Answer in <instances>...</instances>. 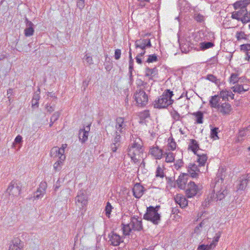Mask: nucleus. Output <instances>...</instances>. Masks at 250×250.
<instances>
[{"label":"nucleus","instance_id":"1","mask_svg":"<svg viewBox=\"0 0 250 250\" xmlns=\"http://www.w3.org/2000/svg\"><path fill=\"white\" fill-rule=\"evenodd\" d=\"M225 170L223 168L218 169L216 177L211 184V187L213 188L212 192L210 193L207 199L202 203V206L207 207L212 201L221 200L228 193L226 187L222 186L224 181V175Z\"/></svg>","mask_w":250,"mask_h":250},{"label":"nucleus","instance_id":"2","mask_svg":"<svg viewBox=\"0 0 250 250\" xmlns=\"http://www.w3.org/2000/svg\"><path fill=\"white\" fill-rule=\"evenodd\" d=\"M141 142L139 138H136L128 148V155L135 164L139 162L140 155L143 152Z\"/></svg>","mask_w":250,"mask_h":250},{"label":"nucleus","instance_id":"3","mask_svg":"<svg viewBox=\"0 0 250 250\" xmlns=\"http://www.w3.org/2000/svg\"><path fill=\"white\" fill-rule=\"evenodd\" d=\"M173 95V93L170 90H166L164 93L160 96L158 100L155 101L154 107L161 108H165L172 104V100L171 97Z\"/></svg>","mask_w":250,"mask_h":250},{"label":"nucleus","instance_id":"4","mask_svg":"<svg viewBox=\"0 0 250 250\" xmlns=\"http://www.w3.org/2000/svg\"><path fill=\"white\" fill-rule=\"evenodd\" d=\"M160 208L159 206L156 207L150 206L146 208V212L144 215V219L151 222L154 225H157L161 220L160 214L158 210Z\"/></svg>","mask_w":250,"mask_h":250},{"label":"nucleus","instance_id":"5","mask_svg":"<svg viewBox=\"0 0 250 250\" xmlns=\"http://www.w3.org/2000/svg\"><path fill=\"white\" fill-rule=\"evenodd\" d=\"M134 98L138 106H145L148 103V96L142 89H137L134 94Z\"/></svg>","mask_w":250,"mask_h":250},{"label":"nucleus","instance_id":"6","mask_svg":"<svg viewBox=\"0 0 250 250\" xmlns=\"http://www.w3.org/2000/svg\"><path fill=\"white\" fill-rule=\"evenodd\" d=\"M221 236L220 232L216 234L212 242L209 245L200 244L197 248V250H213L216 246Z\"/></svg>","mask_w":250,"mask_h":250},{"label":"nucleus","instance_id":"7","mask_svg":"<svg viewBox=\"0 0 250 250\" xmlns=\"http://www.w3.org/2000/svg\"><path fill=\"white\" fill-rule=\"evenodd\" d=\"M21 190V187L16 182L12 181L10 183L6 191L9 195L18 196L20 194Z\"/></svg>","mask_w":250,"mask_h":250},{"label":"nucleus","instance_id":"8","mask_svg":"<svg viewBox=\"0 0 250 250\" xmlns=\"http://www.w3.org/2000/svg\"><path fill=\"white\" fill-rule=\"evenodd\" d=\"M24 242L17 237H14L11 241L8 250H23Z\"/></svg>","mask_w":250,"mask_h":250},{"label":"nucleus","instance_id":"9","mask_svg":"<svg viewBox=\"0 0 250 250\" xmlns=\"http://www.w3.org/2000/svg\"><path fill=\"white\" fill-rule=\"evenodd\" d=\"M75 202L77 206L80 208L84 207L87 203V197L83 191H80L75 198Z\"/></svg>","mask_w":250,"mask_h":250},{"label":"nucleus","instance_id":"10","mask_svg":"<svg viewBox=\"0 0 250 250\" xmlns=\"http://www.w3.org/2000/svg\"><path fill=\"white\" fill-rule=\"evenodd\" d=\"M188 170L190 176L192 178H197L199 173H203L204 170L198 167L195 164H189L188 167Z\"/></svg>","mask_w":250,"mask_h":250},{"label":"nucleus","instance_id":"11","mask_svg":"<svg viewBox=\"0 0 250 250\" xmlns=\"http://www.w3.org/2000/svg\"><path fill=\"white\" fill-rule=\"evenodd\" d=\"M199 190L198 186L193 182H190L188 183L186 189V194L188 198L194 196Z\"/></svg>","mask_w":250,"mask_h":250},{"label":"nucleus","instance_id":"12","mask_svg":"<svg viewBox=\"0 0 250 250\" xmlns=\"http://www.w3.org/2000/svg\"><path fill=\"white\" fill-rule=\"evenodd\" d=\"M125 126L126 125L123 118L118 117L116 119L115 125L116 133L124 134L125 130Z\"/></svg>","mask_w":250,"mask_h":250},{"label":"nucleus","instance_id":"13","mask_svg":"<svg viewBox=\"0 0 250 250\" xmlns=\"http://www.w3.org/2000/svg\"><path fill=\"white\" fill-rule=\"evenodd\" d=\"M130 223L133 230L140 231L143 229L142 219L138 217L135 216L132 217Z\"/></svg>","mask_w":250,"mask_h":250},{"label":"nucleus","instance_id":"14","mask_svg":"<svg viewBox=\"0 0 250 250\" xmlns=\"http://www.w3.org/2000/svg\"><path fill=\"white\" fill-rule=\"evenodd\" d=\"M136 48H139L144 50L146 48H150L151 43L150 39H140L135 42Z\"/></svg>","mask_w":250,"mask_h":250},{"label":"nucleus","instance_id":"15","mask_svg":"<svg viewBox=\"0 0 250 250\" xmlns=\"http://www.w3.org/2000/svg\"><path fill=\"white\" fill-rule=\"evenodd\" d=\"M109 237L110 244L114 246H119L121 242H123V238L114 232L109 234Z\"/></svg>","mask_w":250,"mask_h":250},{"label":"nucleus","instance_id":"16","mask_svg":"<svg viewBox=\"0 0 250 250\" xmlns=\"http://www.w3.org/2000/svg\"><path fill=\"white\" fill-rule=\"evenodd\" d=\"M250 176L249 175H243L240 177L239 183L237 186L238 190H244L247 186V184L250 181Z\"/></svg>","mask_w":250,"mask_h":250},{"label":"nucleus","instance_id":"17","mask_svg":"<svg viewBox=\"0 0 250 250\" xmlns=\"http://www.w3.org/2000/svg\"><path fill=\"white\" fill-rule=\"evenodd\" d=\"M224 102L220 95L211 96L209 100V105L212 108H218L221 104Z\"/></svg>","mask_w":250,"mask_h":250},{"label":"nucleus","instance_id":"18","mask_svg":"<svg viewBox=\"0 0 250 250\" xmlns=\"http://www.w3.org/2000/svg\"><path fill=\"white\" fill-rule=\"evenodd\" d=\"M239 9H240L238 11H234L232 13L231 17L233 19H236L237 21H242L243 18L245 17L246 15H247V9L243 8H239Z\"/></svg>","mask_w":250,"mask_h":250},{"label":"nucleus","instance_id":"19","mask_svg":"<svg viewBox=\"0 0 250 250\" xmlns=\"http://www.w3.org/2000/svg\"><path fill=\"white\" fill-rule=\"evenodd\" d=\"M196 155L197 156V163H198V166L200 168H203V169L205 170L204 166L208 159L207 154L202 153V151H197L196 152Z\"/></svg>","mask_w":250,"mask_h":250},{"label":"nucleus","instance_id":"20","mask_svg":"<svg viewBox=\"0 0 250 250\" xmlns=\"http://www.w3.org/2000/svg\"><path fill=\"white\" fill-rule=\"evenodd\" d=\"M144 188L139 183H136L132 189L133 195L136 198H140L144 194Z\"/></svg>","mask_w":250,"mask_h":250},{"label":"nucleus","instance_id":"21","mask_svg":"<svg viewBox=\"0 0 250 250\" xmlns=\"http://www.w3.org/2000/svg\"><path fill=\"white\" fill-rule=\"evenodd\" d=\"M50 155L52 157L57 158L62 160L65 159V156L62 153V151L58 146L53 147L50 151Z\"/></svg>","mask_w":250,"mask_h":250},{"label":"nucleus","instance_id":"22","mask_svg":"<svg viewBox=\"0 0 250 250\" xmlns=\"http://www.w3.org/2000/svg\"><path fill=\"white\" fill-rule=\"evenodd\" d=\"M221 104L218 106V110L223 115L229 114L231 110V106L230 104L224 101Z\"/></svg>","mask_w":250,"mask_h":250},{"label":"nucleus","instance_id":"23","mask_svg":"<svg viewBox=\"0 0 250 250\" xmlns=\"http://www.w3.org/2000/svg\"><path fill=\"white\" fill-rule=\"evenodd\" d=\"M188 175L187 174H182L179 176L176 181L178 188L180 189H184L186 187V184L187 182Z\"/></svg>","mask_w":250,"mask_h":250},{"label":"nucleus","instance_id":"24","mask_svg":"<svg viewBox=\"0 0 250 250\" xmlns=\"http://www.w3.org/2000/svg\"><path fill=\"white\" fill-rule=\"evenodd\" d=\"M90 130L88 126H86V129H82L79 131V138L81 142L84 143L88 139V132Z\"/></svg>","mask_w":250,"mask_h":250},{"label":"nucleus","instance_id":"25","mask_svg":"<svg viewBox=\"0 0 250 250\" xmlns=\"http://www.w3.org/2000/svg\"><path fill=\"white\" fill-rule=\"evenodd\" d=\"M176 203L179 205L181 208H183L188 205V201L186 198L181 194H177L174 197Z\"/></svg>","mask_w":250,"mask_h":250},{"label":"nucleus","instance_id":"26","mask_svg":"<svg viewBox=\"0 0 250 250\" xmlns=\"http://www.w3.org/2000/svg\"><path fill=\"white\" fill-rule=\"evenodd\" d=\"M250 3V0H239L233 4V6L236 10L239 8H246V7Z\"/></svg>","mask_w":250,"mask_h":250},{"label":"nucleus","instance_id":"27","mask_svg":"<svg viewBox=\"0 0 250 250\" xmlns=\"http://www.w3.org/2000/svg\"><path fill=\"white\" fill-rule=\"evenodd\" d=\"M150 152L156 159H160L162 157L163 151L158 147H154L151 148Z\"/></svg>","mask_w":250,"mask_h":250},{"label":"nucleus","instance_id":"28","mask_svg":"<svg viewBox=\"0 0 250 250\" xmlns=\"http://www.w3.org/2000/svg\"><path fill=\"white\" fill-rule=\"evenodd\" d=\"M222 98V101H226L229 97L232 99L234 98V94L230 90L222 91L220 94Z\"/></svg>","mask_w":250,"mask_h":250},{"label":"nucleus","instance_id":"29","mask_svg":"<svg viewBox=\"0 0 250 250\" xmlns=\"http://www.w3.org/2000/svg\"><path fill=\"white\" fill-rule=\"evenodd\" d=\"M189 147L195 154H196V152L197 151H202V150L199 148V145L195 140L192 139L191 140V143Z\"/></svg>","mask_w":250,"mask_h":250},{"label":"nucleus","instance_id":"30","mask_svg":"<svg viewBox=\"0 0 250 250\" xmlns=\"http://www.w3.org/2000/svg\"><path fill=\"white\" fill-rule=\"evenodd\" d=\"M40 89L39 88L38 90L34 93L32 100V104L33 106H39L38 101L40 98Z\"/></svg>","mask_w":250,"mask_h":250},{"label":"nucleus","instance_id":"31","mask_svg":"<svg viewBox=\"0 0 250 250\" xmlns=\"http://www.w3.org/2000/svg\"><path fill=\"white\" fill-rule=\"evenodd\" d=\"M157 74V69L156 68H149L147 67L146 69V76L150 77V79H152L153 77Z\"/></svg>","mask_w":250,"mask_h":250},{"label":"nucleus","instance_id":"32","mask_svg":"<svg viewBox=\"0 0 250 250\" xmlns=\"http://www.w3.org/2000/svg\"><path fill=\"white\" fill-rule=\"evenodd\" d=\"M233 91L234 92H237L238 93H242V92L247 91L249 90V88H245L244 85H236L232 87Z\"/></svg>","mask_w":250,"mask_h":250},{"label":"nucleus","instance_id":"33","mask_svg":"<svg viewBox=\"0 0 250 250\" xmlns=\"http://www.w3.org/2000/svg\"><path fill=\"white\" fill-rule=\"evenodd\" d=\"M205 224V222L204 221H202L200 223V224L196 226L194 230V234H196V235L200 234L203 231V227Z\"/></svg>","mask_w":250,"mask_h":250},{"label":"nucleus","instance_id":"34","mask_svg":"<svg viewBox=\"0 0 250 250\" xmlns=\"http://www.w3.org/2000/svg\"><path fill=\"white\" fill-rule=\"evenodd\" d=\"M193 115L195 116V121L197 124L203 123V114L201 111L193 113Z\"/></svg>","mask_w":250,"mask_h":250},{"label":"nucleus","instance_id":"35","mask_svg":"<svg viewBox=\"0 0 250 250\" xmlns=\"http://www.w3.org/2000/svg\"><path fill=\"white\" fill-rule=\"evenodd\" d=\"M214 46L212 42H203L200 43V48L202 50H206Z\"/></svg>","mask_w":250,"mask_h":250},{"label":"nucleus","instance_id":"36","mask_svg":"<svg viewBox=\"0 0 250 250\" xmlns=\"http://www.w3.org/2000/svg\"><path fill=\"white\" fill-rule=\"evenodd\" d=\"M47 183L45 182H41L38 188V192L42 193V194H45L46 189L47 188Z\"/></svg>","mask_w":250,"mask_h":250},{"label":"nucleus","instance_id":"37","mask_svg":"<svg viewBox=\"0 0 250 250\" xmlns=\"http://www.w3.org/2000/svg\"><path fill=\"white\" fill-rule=\"evenodd\" d=\"M132 229L130 223L124 225L123 228V231L124 234L125 235H129Z\"/></svg>","mask_w":250,"mask_h":250},{"label":"nucleus","instance_id":"38","mask_svg":"<svg viewBox=\"0 0 250 250\" xmlns=\"http://www.w3.org/2000/svg\"><path fill=\"white\" fill-rule=\"evenodd\" d=\"M219 128L218 127H214L211 129L210 137L214 140L218 139L217 134L218 133Z\"/></svg>","mask_w":250,"mask_h":250},{"label":"nucleus","instance_id":"39","mask_svg":"<svg viewBox=\"0 0 250 250\" xmlns=\"http://www.w3.org/2000/svg\"><path fill=\"white\" fill-rule=\"evenodd\" d=\"M241 50L245 51L248 59L250 58V44H244L241 45Z\"/></svg>","mask_w":250,"mask_h":250},{"label":"nucleus","instance_id":"40","mask_svg":"<svg viewBox=\"0 0 250 250\" xmlns=\"http://www.w3.org/2000/svg\"><path fill=\"white\" fill-rule=\"evenodd\" d=\"M167 155L166 157V162L167 163H171L173 162L174 160V154L172 152H167L166 153Z\"/></svg>","mask_w":250,"mask_h":250},{"label":"nucleus","instance_id":"41","mask_svg":"<svg viewBox=\"0 0 250 250\" xmlns=\"http://www.w3.org/2000/svg\"><path fill=\"white\" fill-rule=\"evenodd\" d=\"M165 176L163 168L159 166L157 167L156 171V177L163 178Z\"/></svg>","mask_w":250,"mask_h":250},{"label":"nucleus","instance_id":"42","mask_svg":"<svg viewBox=\"0 0 250 250\" xmlns=\"http://www.w3.org/2000/svg\"><path fill=\"white\" fill-rule=\"evenodd\" d=\"M168 144L167 146L168 149H170L172 150H174L176 147V144L174 141V139L173 138L168 139Z\"/></svg>","mask_w":250,"mask_h":250},{"label":"nucleus","instance_id":"43","mask_svg":"<svg viewBox=\"0 0 250 250\" xmlns=\"http://www.w3.org/2000/svg\"><path fill=\"white\" fill-rule=\"evenodd\" d=\"M149 116L148 110H144L139 113V117L141 120H144Z\"/></svg>","mask_w":250,"mask_h":250},{"label":"nucleus","instance_id":"44","mask_svg":"<svg viewBox=\"0 0 250 250\" xmlns=\"http://www.w3.org/2000/svg\"><path fill=\"white\" fill-rule=\"evenodd\" d=\"M34 33V28L26 27L24 30V35L26 37H30L33 35Z\"/></svg>","mask_w":250,"mask_h":250},{"label":"nucleus","instance_id":"45","mask_svg":"<svg viewBox=\"0 0 250 250\" xmlns=\"http://www.w3.org/2000/svg\"><path fill=\"white\" fill-rule=\"evenodd\" d=\"M112 209V206L109 202H107L105 208V215L107 217H109Z\"/></svg>","mask_w":250,"mask_h":250},{"label":"nucleus","instance_id":"46","mask_svg":"<svg viewBox=\"0 0 250 250\" xmlns=\"http://www.w3.org/2000/svg\"><path fill=\"white\" fill-rule=\"evenodd\" d=\"M194 19L197 21L202 22H203L205 20V17L203 15L200 14V13H196L194 16Z\"/></svg>","mask_w":250,"mask_h":250},{"label":"nucleus","instance_id":"47","mask_svg":"<svg viewBox=\"0 0 250 250\" xmlns=\"http://www.w3.org/2000/svg\"><path fill=\"white\" fill-rule=\"evenodd\" d=\"M64 160H62L59 159L54 164V168L55 170H59L61 169V166L62 165L63 162Z\"/></svg>","mask_w":250,"mask_h":250},{"label":"nucleus","instance_id":"48","mask_svg":"<svg viewBox=\"0 0 250 250\" xmlns=\"http://www.w3.org/2000/svg\"><path fill=\"white\" fill-rule=\"evenodd\" d=\"M45 107L47 111L49 113H51L54 111L55 104H53L52 105H51L50 104L47 103L45 104Z\"/></svg>","mask_w":250,"mask_h":250},{"label":"nucleus","instance_id":"49","mask_svg":"<svg viewBox=\"0 0 250 250\" xmlns=\"http://www.w3.org/2000/svg\"><path fill=\"white\" fill-rule=\"evenodd\" d=\"M157 61V57L156 55H150L148 56L146 62L150 63L156 62Z\"/></svg>","mask_w":250,"mask_h":250},{"label":"nucleus","instance_id":"50","mask_svg":"<svg viewBox=\"0 0 250 250\" xmlns=\"http://www.w3.org/2000/svg\"><path fill=\"white\" fill-rule=\"evenodd\" d=\"M230 82L233 83H235L238 81V76L237 74L233 73L231 75L230 79Z\"/></svg>","mask_w":250,"mask_h":250},{"label":"nucleus","instance_id":"51","mask_svg":"<svg viewBox=\"0 0 250 250\" xmlns=\"http://www.w3.org/2000/svg\"><path fill=\"white\" fill-rule=\"evenodd\" d=\"M84 6V0H77V6L80 10L83 9Z\"/></svg>","mask_w":250,"mask_h":250},{"label":"nucleus","instance_id":"52","mask_svg":"<svg viewBox=\"0 0 250 250\" xmlns=\"http://www.w3.org/2000/svg\"><path fill=\"white\" fill-rule=\"evenodd\" d=\"M121 133H117L115 132L116 136L114 137L113 143H115V144H117L120 145L121 142Z\"/></svg>","mask_w":250,"mask_h":250},{"label":"nucleus","instance_id":"53","mask_svg":"<svg viewBox=\"0 0 250 250\" xmlns=\"http://www.w3.org/2000/svg\"><path fill=\"white\" fill-rule=\"evenodd\" d=\"M236 38L237 40L239 41L242 39H246V35L243 32H238L236 34Z\"/></svg>","mask_w":250,"mask_h":250},{"label":"nucleus","instance_id":"54","mask_svg":"<svg viewBox=\"0 0 250 250\" xmlns=\"http://www.w3.org/2000/svg\"><path fill=\"white\" fill-rule=\"evenodd\" d=\"M250 21V12H248L247 11V15H245V17L243 18L242 20V22L243 23H246Z\"/></svg>","mask_w":250,"mask_h":250},{"label":"nucleus","instance_id":"55","mask_svg":"<svg viewBox=\"0 0 250 250\" xmlns=\"http://www.w3.org/2000/svg\"><path fill=\"white\" fill-rule=\"evenodd\" d=\"M183 162L182 159H179L176 161V163L174 164V167L178 170L183 166Z\"/></svg>","mask_w":250,"mask_h":250},{"label":"nucleus","instance_id":"56","mask_svg":"<svg viewBox=\"0 0 250 250\" xmlns=\"http://www.w3.org/2000/svg\"><path fill=\"white\" fill-rule=\"evenodd\" d=\"M60 115V113L58 111L55 112L54 113V114L52 115L50 120L53 121L54 122H55L57 121L58 118H59Z\"/></svg>","mask_w":250,"mask_h":250},{"label":"nucleus","instance_id":"57","mask_svg":"<svg viewBox=\"0 0 250 250\" xmlns=\"http://www.w3.org/2000/svg\"><path fill=\"white\" fill-rule=\"evenodd\" d=\"M22 141V138L21 135H18L15 139L14 142L13 143V146H14L15 144H20Z\"/></svg>","mask_w":250,"mask_h":250},{"label":"nucleus","instance_id":"58","mask_svg":"<svg viewBox=\"0 0 250 250\" xmlns=\"http://www.w3.org/2000/svg\"><path fill=\"white\" fill-rule=\"evenodd\" d=\"M171 115L175 121H178L180 119V114L176 111H173L171 113Z\"/></svg>","mask_w":250,"mask_h":250},{"label":"nucleus","instance_id":"59","mask_svg":"<svg viewBox=\"0 0 250 250\" xmlns=\"http://www.w3.org/2000/svg\"><path fill=\"white\" fill-rule=\"evenodd\" d=\"M207 79L212 82L215 83L217 79L215 76L212 74H208L207 76Z\"/></svg>","mask_w":250,"mask_h":250},{"label":"nucleus","instance_id":"60","mask_svg":"<svg viewBox=\"0 0 250 250\" xmlns=\"http://www.w3.org/2000/svg\"><path fill=\"white\" fill-rule=\"evenodd\" d=\"M121 55V50L119 49H117L115 51L114 57L116 60H119Z\"/></svg>","mask_w":250,"mask_h":250},{"label":"nucleus","instance_id":"61","mask_svg":"<svg viewBox=\"0 0 250 250\" xmlns=\"http://www.w3.org/2000/svg\"><path fill=\"white\" fill-rule=\"evenodd\" d=\"M120 146V145L117 144H115V143H112L110 146V148L111 151L113 152H116L118 147H119Z\"/></svg>","mask_w":250,"mask_h":250},{"label":"nucleus","instance_id":"62","mask_svg":"<svg viewBox=\"0 0 250 250\" xmlns=\"http://www.w3.org/2000/svg\"><path fill=\"white\" fill-rule=\"evenodd\" d=\"M133 69V64H129V79L131 82L133 80L132 76V70Z\"/></svg>","mask_w":250,"mask_h":250},{"label":"nucleus","instance_id":"63","mask_svg":"<svg viewBox=\"0 0 250 250\" xmlns=\"http://www.w3.org/2000/svg\"><path fill=\"white\" fill-rule=\"evenodd\" d=\"M85 61H86V62L89 64H92L93 63V59L91 56H87V55H86L85 56Z\"/></svg>","mask_w":250,"mask_h":250},{"label":"nucleus","instance_id":"64","mask_svg":"<svg viewBox=\"0 0 250 250\" xmlns=\"http://www.w3.org/2000/svg\"><path fill=\"white\" fill-rule=\"evenodd\" d=\"M26 21V27L28 28H34V24L31 21H28L27 19H26L25 20Z\"/></svg>","mask_w":250,"mask_h":250}]
</instances>
